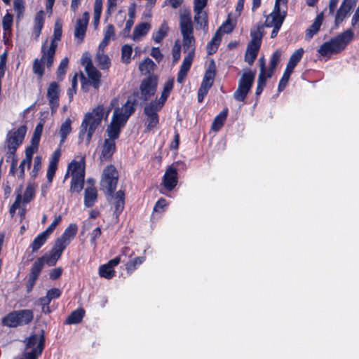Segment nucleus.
Instances as JSON below:
<instances>
[{"label":"nucleus","instance_id":"f257e3e1","mask_svg":"<svg viewBox=\"0 0 359 359\" xmlns=\"http://www.w3.org/2000/svg\"><path fill=\"white\" fill-rule=\"evenodd\" d=\"M118 180V174L114 165H107L103 172V177L100 182L101 189L106 194L114 197V215L118 218L125 208V191L118 190L114 194Z\"/></svg>","mask_w":359,"mask_h":359},{"label":"nucleus","instance_id":"f03ea898","mask_svg":"<svg viewBox=\"0 0 359 359\" xmlns=\"http://www.w3.org/2000/svg\"><path fill=\"white\" fill-rule=\"evenodd\" d=\"M104 114V107L102 104L97 105L91 112L85 114L78 135L79 144L83 142L84 139L86 145L90 144L95 130L101 125Z\"/></svg>","mask_w":359,"mask_h":359},{"label":"nucleus","instance_id":"7ed1b4c3","mask_svg":"<svg viewBox=\"0 0 359 359\" xmlns=\"http://www.w3.org/2000/svg\"><path fill=\"white\" fill-rule=\"evenodd\" d=\"M85 157L83 156L79 161L72 160L68 165L67 171L65 175L66 180L69 173L72 179L70 182L69 192L79 194L83 189L85 182Z\"/></svg>","mask_w":359,"mask_h":359},{"label":"nucleus","instance_id":"20e7f679","mask_svg":"<svg viewBox=\"0 0 359 359\" xmlns=\"http://www.w3.org/2000/svg\"><path fill=\"white\" fill-rule=\"evenodd\" d=\"M47 43L48 40L46 39L41 45V58H36L33 62L32 72L37 76L39 81L42 79L45 74V67L50 69L54 63L55 54H54L53 46L50 48H47Z\"/></svg>","mask_w":359,"mask_h":359},{"label":"nucleus","instance_id":"39448f33","mask_svg":"<svg viewBox=\"0 0 359 359\" xmlns=\"http://www.w3.org/2000/svg\"><path fill=\"white\" fill-rule=\"evenodd\" d=\"M34 318L31 309L13 311L6 315L1 320L2 325L8 327H17L29 324Z\"/></svg>","mask_w":359,"mask_h":359},{"label":"nucleus","instance_id":"423d86ee","mask_svg":"<svg viewBox=\"0 0 359 359\" xmlns=\"http://www.w3.org/2000/svg\"><path fill=\"white\" fill-rule=\"evenodd\" d=\"M216 74V64L215 60L211 59L208 63L207 69H205L201 86L198 90L197 99L199 103L203 102L209 90L212 86Z\"/></svg>","mask_w":359,"mask_h":359},{"label":"nucleus","instance_id":"0eeeda50","mask_svg":"<svg viewBox=\"0 0 359 359\" xmlns=\"http://www.w3.org/2000/svg\"><path fill=\"white\" fill-rule=\"evenodd\" d=\"M255 72L249 69L245 72L238 81V88L233 93V98L238 102H243L250 91L255 81Z\"/></svg>","mask_w":359,"mask_h":359},{"label":"nucleus","instance_id":"6e6552de","mask_svg":"<svg viewBox=\"0 0 359 359\" xmlns=\"http://www.w3.org/2000/svg\"><path fill=\"white\" fill-rule=\"evenodd\" d=\"M158 76L154 74H149L146 78L143 79L140 86L141 99L144 101H148L153 97L157 90Z\"/></svg>","mask_w":359,"mask_h":359},{"label":"nucleus","instance_id":"1a4fd4ad","mask_svg":"<svg viewBox=\"0 0 359 359\" xmlns=\"http://www.w3.org/2000/svg\"><path fill=\"white\" fill-rule=\"evenodd\" d=\"M163 108L151 102L146 103L144 107V114L146 116L145 126L147 131H151L159 123L158 112Z\"/></svg>","mask_w":359,"mask_h":359},{"label":"nucleus","instance_id":"9d476101","mask_svg":"<svg viewBox=\"0 0 359 359\" xmlns=\"http://www.w3.org/2000/svg\"><path fill=\"white\" fill-rule=\"evenodd\" d=\"M27 126L22 125L17 130H10L6 136L7 146L19 147L27 133Z\"/></svg>","mask_w":359,"mask_h":359},{"label":"nucleus","instance_id":"9b49d317","mask_svg":"<svg viewBox=\"0 0 359 359\" xmlns=\"http://www.w3.org/2000/svg\"><path fill=\"white\" fill-rule=\"evenodd\" d=\"M178 183V172L174 164L166 169L163 177V184L167 191L173 190Z\"/></svg>","mask_w":359,"mask_h":359},{"label":"nucleus","instance_id":"f8f14e48","mask_svg":"<svg viewBox=\"0 0 359 359\" xmlns=\"http://www.w3.org/2000/svg\"><path fill=\"white\" fill-rule=\"evenodd\" d=\"M195 56V48L192 47L188 52V54L184 57L182 63L180 66V70L177 73V81L182 83L191 69L193 60Z\"/></svg>","mask_w":359,"mask_h":359},{"label":"nucleus","instance_id":"ddd939ff","mask_svg":"<svg viewBox=\"0 0 359 359\" xmlns=\"http://www.w3.org/2000/svg\"><path fill=\"white\" fill-rule=\"evenodd\" d=\"M88 22L89 13L87 11L83 13L81 18H79L76 20L74 37L78 40L79 43H81L84 40Z\"/></svg>","mask_w":359,"mask_h":359},{"label":"nucleus","instance_id":"4468645a","mask_svg":"<svg viewBox=\"0 0 359 359\" xmlns=\"http://www.w3.org/2000/svg\"><path fill=\"white\" fill-rule=\"evenodd\" d=\"M60 86L55 81L51 82L47 89V97L52 112L59 107Z\"/></svg>","mask_w":359,"mask_h":359},{"label":"nucleus","instance_id":"2eb2a0df","mask_svg":"<svg viewBox=\"0 0 359 359\" xmlns=\"http://www.w3.org/2000/svg\"><path fill=\"white\" fill-rule=\"evenodd\" d=\"M332 39L335 42V46L341 53L354 39V32L351 28H349Z\"/></svg>","mask_w":359,"mask_h":359},{"label":"nucleus","instance_id":"dca6fc26","mask_svg":"<svg viewBox=\"0 0 359 359\" xmlns=\"http://www.w3.org/2000/svg\"><path fill=\"white\" fill-rule=\"evenodd\" d=\"M356 5V0H343L335 16V25L338 26L343 22L351 9Z\"/></svg>","mask_w":359,"mask_h":359},{"label":"nucleus","instance_id":"f3484780","mask_svg":"<svg viewBox=\"0 0 359 359\" xmlns=\"http://www.w3.org/2000/svg\"><path fill=\"white\" fill-rule=\"evenodd\" d=\"M116 150L115 140L106 138L104 140L100 159L102 162L111 161Z\"/></svg>","mask_w":359,"mask_h":359},{"label":"nucleus","instance_id":"a211bd4d","mask_svg":"<svg viewBox=\"0 0 359 359\" xmlns=\"http://www.w3.org/2000/svg\"><path fill=\"white\" fill-rule=\"evenodd\" d=\"M174 81L173 79H169L164 84L163 91L161 93V97L158 100H155L151 101L154 104H156L160 107H163L169 95L171 92V90L173 88Z\"/></svg>","mask_w":359,"mask_h":359},{"label":"nucleus","instance_id":"6ab92c4d","mask_svg":"<svg viewBox=\"0 0 359 359\" xmlns=\"http://www.w3.org/2000/svg\"><path fill=\"white\" fill-rule=\"evenodd\" d=\"M180 30L182 35H191L194 34L193 24L189 13L180 15Z\"/></svg>","mask_w":359,"mask_h":359},{"label":"nucleus","instance_id":"aec40b11","mask_svg":"<svg viewBox=\"0 0 359 359\" xmlns=\"http://www.w3.org/2000/svg\"><path fill=\"white\" fill-rule=\"evenodd\" d=\"M335 42L332 38L329 41L323 43L318 50L321 56H330L332 54H338L340 53L337 47L335 46Z\"/></svg>","mask_w":359,"mask_h":359},{"label":"nucleus","instance_id":"412c9836","mask_svg":"<svg viewBox=\"0 0 359 359\" xmlns=\"http://www.w3.org/2000/svg\"><path fill=\"white\" fill-rule=\"evenodd\" d=\"M45 346V334L44 332L42 330L41 334L40 335V339L36 348H32V350L29 352L25 353V359H38L39 356H40L43 352V350Z\"/></svg>","mask_w":359,"mask_h":359},{"label":"nucleus","instance_id":"4be33fe9","mask_svg":"<svg viewBox=\"0 0 359 359\" xmlns=\"http://www.w3.org/2000/svg\"><path fill=\"white\" fill-rule=\"evenodd\" d=\"M97 198V191L94 186L88 187L84 191V205L87 208L93 207Z\"/></svg>","mask_w":359,"mask_h":359},{"label":"nucleus","instance_id":"5701e85b","mask_svg":"<svg viewBox=\"0 0 359 359\" xmlns=\"http://www.w3.org/2000/svg\"><path fill=\"white\" fill-rule=\"evenodd\" d=\"M132 95L134 97L129 96L126 102L123 106V114H124L128 118L135 111V106L137 104V97L139 96V93L133 92Z\"/></svg>","mask_w":359,"mask_h":359},{"label":"nucleus","instance_id":"b1692460","mask_svg":"<svg viewBox=\"0 0 359 359\" xmlns=\"http://www.w3.org/2000/svg\"><path fill=\"white\" fill-rule=\"evenodd\" d=\"M323 20V13L317 15L313 22L306 30V38L307 39H311L320 30Z\"/></svg>","mask_w":359,"mask_h":359},{"label":"nucleus","instance_id":"393cba45","mask_svg":"<svg viewBox=\"0 0 359 359\" xmlns=\"http://www.w3.org/2000/svg\"><path fill=\"white\" fill-rule=\"evenodd\" d=\"M45 14L43 11L36 13L34 20L33 32L35 35V39L37 40L39 37L41 30L44 25Z\"/></svg>","mask_w":359,"mask_h":359},{"label":"nucleus","instance_id":"a878e982","mask_svg":"<svg viewBox=\"0 0 359 359\" xmlns=\"http://www.w3.org/2000/svg\"><path fill=\"white\" fill-rule=\"evenodd\" d=\"M228 112L229 109L226 107L215 117L211 126L212 130L219 131L223 127L226 120Z\"/></svg>","mask_w":359,"mask_h":359},{"label":"nucleus","instance_id":"bb28decb","mask_svg":"<svg viewBox=\"0 0 359 359\" xmlns=\"http://www.w3.org/2000/svg\"><path fill=\"white\" fill-rule=\"evenodd\" d=\"M62 34V23L60 20H56L54 26L53 36L50 40L49 46L47 48H50L52 46L54 48V54L56 53L57 43V41H60Z\"/></svg>","mask_w":359,"mask_h":359},{"label":"nucleus","instance_id":"cd10ccee","mask_svg":"<svg viewBox=\"0 0 359 359\" xmlns=\"http://www.w3.org/2000/svg\"><path fill=\"white\" fill-rule=\"evenodd\" d=\"M85 316V310L82 308L73 311L66 318L65 324L73 325L81 323Z\"/></svg>","mask_w":359,"mask_h":359},{"label":"nucleus","instance_id":"c85d7f7f","mask_svg":"<svg viewBox=\"0 0 359 359\" xmlns=\"http://www.w3.org/2000/svg\"><path fill=\"white\" fill-rule=\"evenodd\" d=\"M86 72L93 87L95 89H98L101 84L102 74L95 67Z\"/></svg>","mask_w":359,"mask_h":359},{"label":"nucleus","instance_id":"c756f323","mask_svg":"<svg viewBox=\"0 0 359 359\" xmlns=\"http://www.w3.org/2000/svg\"><path fill=\"white\" fill-rule=\"evenodd\" d=\"M46 257L38 258L32 264L29 276L38 279L39 276L43 268Z\"/></svg>","mask_w":359,"mask_h":359},{"label":"nucleus","instance_id":"7c9ffc66","mask_svg":"<svg viewBox=\"0 0 359 359\" xmlns=\"http://www.w3.org/2000/svg\"><path fill=\"white\" fill-rule=\"evenodd\" d=\"M128 117L123 114L120 108L114 109L111 122H114L116 126L123 128L126 124Z\"/></svg>","mask_w":359,"mask_h":359},{"label":"nucleus","instance_id":"2f4dec72","mask_svg":"<svg viewBox=\"0 0 359 359\" xmlns=\"http://www.w3.org/2000/svg\"><path fill=\"white\" fill-rule=\"evenodd\" d=\"M77 231V224L75 223H72L65 229L64 232L60 237L70 244L72 241L75 238Z\"/></svg>","mask_w":359,"mask_h":359},{"label":"nucleus","instance_id":"473e14b6","mask_svg":"<svg viewBox=\"0 0 359 359\" xmlns=\"http://www.w3.org/2000/svg\"><path fill=\"white\" fill-rule=\"evenodd\" d=\"M72 120L67 118L61 125L60 128V144H63L67 136L72 132Z\"/></svg>","mask_w":359,"mask_h":359},{"label":"nucleus","instance_id":"72a5a7b5","mask_svg":"<svg viewBox=\"0 0 359 359\" xmlns=\"http://www.w3.org/2000/svg\"><path fill=\"white\" fill-rule=\"evenodd\" d=\"M304 53V50L302 48H299L295 50L294 52L291 55L286 67L294 70L295 67L302 60Z\"/></svg>","mask_w":359,"mask_h":359},{"label":"nucleus","instance_id":"f704fd0d","mask_svg":"<svg viewBox=\"0 0 359 359\" xmlns=\"http://www.w3.org/2000/svg\"><path fill=\"white\" fill-rule=\"evenodd\" d=\"M151 25L149 22H140L137 25L133 30V39H138L145 36L149 31Z\"/></svg>","mask_w":359,"mask_h":359},{"label":"nucleus","instance_id":"c9c22d12","mask_svg":"<svg viewBox=\"0 0 359 359\" xmlns=\"http://www.w3.org/2000/svg\"><path fill=\"white\" fill-rule=\"evenodd\" d=\"M146 259L144 256L136 257L133 259L128 261L126 264L127 273L131 274L137 269V266L141 265Z\"/></svg>","mask_w":359,"mask_h":359},{"label":"nucleus","instance_id":"e433bc0d","mask_svg":"<svg viewBox=\"0 0 359 359\" xmlns=\"http://www.w3.org/2000/svg\"><path fill=\"white\" fill-rule=\"evenodd\" d=\"M121 129L119 126H116L114 122H111L107 128V135L109 140H116L119 138Z\"/></svg>","mask_w":359,"mask_h":359},{"label":"nucleus","instance_id":"4c0bfd02","mask_svg":"<svg viewBox=\"0 0 359 359\" xmlns=\"http://www.w3.org/2000/svg\"><path fill=\"white\" fill-rule=\"evenodd\" d=\"M168 26L167 23L164 21L158 28V30L153 34L152 38L154 41L159 43L162 41V40L167 36L168 32Z\"/></svg>","mask_w":359,"mask_h":359},{"label":"nucleus","instance_id":"58836bf2","mask_svg":"<svg viewBox=\"0 0 359 359\" xmlns=\"http://www.w3.org/2000/svg\"><path fill=\"white\" fill-rule=\"evenodd\" d=\"M98 67L102 70L108 69L111 66V61L107 55L97 53L95 57Z\"/></svg>","mask_w":359,"mask_h":359},{"label":"nucleus","instance_id":"ea45409f","mask_svg":"<svg viewBox=\"0 0 359 359\" xmlns=\"http://www.w3.org/2000/svg\"><path fill=\"white\" fill-rule=\"evenodd\" d=\"M283 22L284 21H283V19H280L278 20H271V21H270V22L268 21V18L266 20V21L264 22V26H266L267 27H273V30L271 33V39H273L277 36L278 33Z\"/></svg>","mask_w":359,"mask_h":359},{"label":"nucleus","instance_id":"a19ab883","mask_svg":"<svg viewBox=\"0 0 359 359\" xmlns=\"http://www.w3.org/2000/svg\"><path fill=\"white\" fill-rule=\"evenodd\" d=\"M62 254L55 250L53 248L50 251L49 255L46 254L42 257H46L45 263L48 266H52L56 264L57 261L60 258Z\"/></svg>","mask_w":359,"mask_h":359},{"label":"nucleus","instance_id":"79ce46f5","mask_svg":"<svg viewBox=\"0 0 359 359\" xmlns=\"http://www.w3.org/2000/svg\"><path fill=\"white\" fill-rule=\"evenodd\" d=\"M281 5L280 3L275 2L274 8L273 12L270 14L272 18V20H278L280 19H283L284 21L286 15H287V9H284L281 11Z\"/></svg>","mask_w":359,"mask_h":359},{"label":"nucleus","instance_id":"37998d69","mask_svg":"<svg viewBox=\"0 0 359 359\" xmlns=\"http://www.w3.org/2000/svg\"><path fill=\"white\" fill-rule=\"evenodd\" d=\"M293 71H294L293 69H290L287 67H286V68L283 72V74L278 83V92H282L284 90L286 86L287 85V83L290 78V75L293 72Z\"/></svg>","mask_w":359,"mask_h":359},{"label":"nucleus","instance_id":"c03bdc74","mask_svg":"<svg viewBox=\"0 0 359 359\" xmlns=\"http://www.w3.org/2000/svg\"><path fill=\"white\" fill-rule=\"evenodd\" d=\"M68 64H69V58L67 57H64L57 69V79L58 81H62L65 78V76L67 72V69L68 68Z\"/></svg>","mask_w":359,"mask_h":359},{"label":"nucleus","instance_id":"a18cd8bd","mask_svg":"<svg viewBox=\"0 0 359 359\" xmlns=\"http://www.w3.org/2000/svg\"><path fill=\"white\" fill-rule=\"evenodd\" d=\"M156 67L154 61L149 57L145 58L139 65V69L142 73L149 74Z\"/></svg>","mask_w":359,"mask_h":359},{"label":"nucleus","instance_id":"49530a36","mask_svg":"<svg viewBox=\"0 0 359 359\" xmlns=\"http://www.w3.org/2000/svg\"><path fill=\"white\" fill-rule=\"evenodd\" d=\"M116 271L107 264L101 265L99 268V275L107 279H111L115 276Z\"/></svg>","mask_w":359,"mask_h":359},{"label":"nucleus","instance_id":"de8ad7c7","mask_svg":"<svg viewBox=\"0 0 359 359\" xmlns=\"http://www.w3.org/2000/svg\"><path fill=\"white\" fill-rule=\"evenodd\" d=\"M208 0H194V11L196 15L194 16L195 21L198 22L200 14L203 12V8L206 6Z\"/></svg>","mask_w":359,"mask_h":359},{"label":"nucleus","instance_id":"09e8293b","mask_svg":"<svg viewBox=\"0 0 359 359\" xmlns=\"http://www.w3.org/2000/svg\"><path fill=\"white\" fill-rule=\"evenodd\" d=\"M47 238H45L43 235L39 233L32 243L29 245V248L32 249V252H35L38 251L46 242Z\"/></svg>","mask_w":359,"mask_h":359},{"label":"nucleus","instance_id":"8fccbe9b","mask_svg":"<svg viewBox=\"0 0 359 359\" xmlns=\"http://www.w3.org/2000/svg\"><path fill=\"white\" fill-rule=\"evenodd\" d=\"M281 55H282V51L280 49H277L273 53V54L270 58V63H269V69H270L273 72L275 71V69H276V67L280 60Z\"/></svg>","mask_w":359,"mask_h":359},{"label":"nucleus","instance_id":"3c124183","mask_svg":"<svg viewBox=\"0 0 359 359\" xmlns=\"http://www.w3.org/2000/svg\"><path fill=\"white\" fill-rule=\"evenodd\" d=\"M43 125L41 123H39L34 130V134L32 137L31 144L34 145L36 147H39L41 136L42 134Z\"/></svg>","mask_w":359,"mask_h":359},{"label":"nucleus","instance_id":"603ef678","mask_svg":"<svg viewBox=\"0 0 359 359\" xmlns=\"http://www.w3.org/2000/svg\"><path fill=\"white\" fill-rule=\"evenodd\" d=\"M102 0H95L94 4V16L93 22L95 25H98L102 14Z\"/></svg>","mask_w":359,"mask_h":359},{"label":"nucleus","instance_id":"864d4df0","mask_svg":"<svg viewBox=\"0 0 359 359\" xmlns=\"http://www.w3.org/2000/svg\"><path fill=\"white\" fill-rule=\"evenodd\" d=\"M37 149L38 147L32 144L27 147L25 149V158L22 161H25L28 168L31 167L33 154Z\"/></svg>","mask_w":359,"mask_h":359},{"label":"nucleus","instance_id":"5fc2aeb1","mask_svg":"<svg viewBox=\"0 0 359 359\" xmlns=\"http://www.w3.org/2000/svg\"><path fill=\"white\" fill-rule=\"evenodd\" d=\"M264 25H257L250 31V36L252 39L262 41L264 34Z\"/></svg>","mask_w":359,"mask_h":359},{"label":"nucleus","instance_id":"6e6d98bb","mask_svg":"<svg viewBox=\"0 0 359 359\" xmlns=\"http://www.w3.org/2000/svg\"><path fill=\"white\" fill-rule=\"evenodd\" d=\"M133 53V48L131 46L125 44L121 48V57L125 63H129L130 62L131 55Z\"/></svg>","mask_w":359,"mask_h":359},{"label":"nucleus","instance_id":"4d7b16f0","mask_svg":"<svg viewBox=\"0 0 359 359\" xmlns=\"http://www.w3.org/2000/svg\"><path fill=\"white\" fill-rule=\"evenodd\" d=\"M182 37L183 50L184 53H186L189 50L190 47L194 46L195 39L193 34L183 35Z\"/></svg>","mask_w":359,"mask_h":359},{"label":"nucleus","instance_id":"13d9d810","mask_svg":"<svg viewBox=\"0 0 359 359\" xmlns=\"http://www.w3.org/2000/svg\"><path fill=\"white\" fill-rule=\"evenodd\" d=\"M181 44L178 40L175 42L172 49V62L177 63L181 57Z\"/></svg>","mask_w":359,"mask_h":359},{"label":"nucleus","instance_id":"bf43d9fd","mask_svg":"<svg viewBox=\"0 0 359 359\" xmlns=\"http://www.w3.org/2000/svg\"><path fill=\"white\" fill-rule=\"evenodd\" d=\"M35 196V190L32 184H28L23 195V202L29 203Z\"/></svg>","mask_w":359,"mask_h":359},{"label":"nucleus","instance_id":"052dcab7","mask_svg":"<svg viewBox=\"0 0 359 359\" xmlns=\"http://www.w3.org/2000/svg\"><path fill=\"white\" fill-rule=\"evenodd\" d=\"M41 168V157L40 156H36L34 158V166L30 172V175L33 179H35L39 174Z\"/></svg>","mask_w":359,"mask_h":359},{"label":"nucleus","instance_id":"680f3d73","mask_svg":"<svg viewBox=\"0 0 359 359\" xmlns=\"http://www.w3.org/2000/svg\"><path fill=\"white\" fill-rule=\"evenodd\" d=\"M21 188H22V186L20 187L18 193L15 198V200L14 203L11 205V206L10 207V209H9L10 214L12 216L14 215L16 210L20 208V203L22 201Z\"/></svg>","mask_w":359,"mask_h":359},{"label":"nucleus","instance_id":"e2e57ef3","mask_svg":"<svg viewBox=\"0 0 359 359\" xmlns=\"http://www.w3.org/2000/svg\"><path fill=\"white\" fill-rule=\"evenodd\" d=\"M69 245V243L67 241L59 237L55 240L53 248L62 254Z\"/></svg>","mask_w":359,"mask_h":359},{"label":"nucleus","instance_id":"0e129e2a","mask_svg":"<svg viewBox=\"0 0 359 359\" xmlns=\"http://www.w3.org/2000/svg\"><path fill=\"white\" fill-rule=\"evenodd\" d=\"M13 22V16L12 14L7 13L3 18L2 27L4 31H8L11 29Z\"/></svg>","mask_w":359,"mask_h":359},{"label":"nucleus","instance_id":"69168bd1","mask_svg":"<svg viewBox=\"0 0 359 359\" xmlns=\"http://www.w3.org/2000/svg\"><path fill=\"white\" fill-rule=\"evenodd\" d=\"M258 53L259 52H257L250 48H247V50L245 54V62H247L250 65H252L253 64V62H255V60L258 55Z\"/></svg>","mask_w":359,"mask_h":359},{"label":"nucleus","instance_id":"338daca9","mask_svg":"<svg viewBox=\"0 0 359 359\" xmlns=\"http://www.w3.org/2000/svg\"><path fill=\"white\" fill-rule=\"evenodd\" d=\"M14 9L17 13V18L20 19L23 16L25 12L24 2L22 0L13 1Z\"/></svg>","mask_w":359,"mask_h":359},{"label":"nucleus","instance_id":"774afa93","mask_svg":"<svg viewBox=\"0 0 359 359\" xmlns=\"http://www.w3.org/2000/svg\"><path fill=\"white\" fill-rule=\"evenodd\" d=\"M273 73L274 72H273L270 69H267L266 67L264 69H260L257 81H259L260 78L263 79L262 80L264 81V83L266 84L267 79L272 77Z\"/></svg>","mask_w":359,"mask_h":359}]
</instances>
